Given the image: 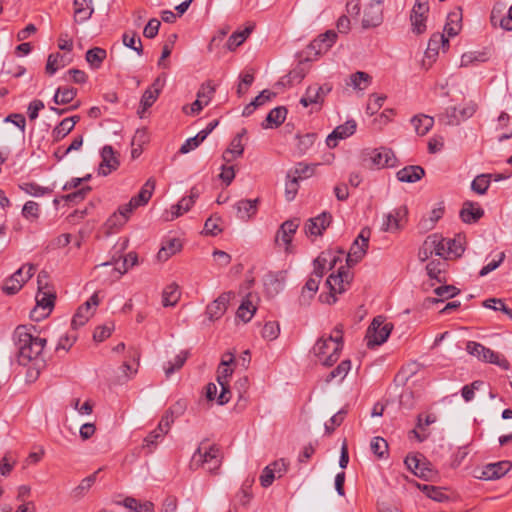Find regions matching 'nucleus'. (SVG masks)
Returning a JSON list of instances; mask_svg holds the SVG:
<instances>
[{
	"label": "nucleus",
	"mask_w": 512,
	"mask_h": 512,
	"mask_svg": "<svg viewBox=\"0 0 512 512\" xmlns=\"http://www.w3.org/2000/svg\"><path fill=\"white\" fill-rule=\"evenodd\" d=\"M99 471H101V468L98 471L94 472L93 474L89 475L88 477L82 479L80 484L72 490V496L77 499L82 498L95 483L96 476Z\"/></svg>",
	"instance_id": "nucleus-45"
},
{
	"label": "nucleus",
	"mask_w": 512,
	"mask_h": 512,
	"mask_svg": "<svg viewBox=\"0 0 512 512\" xmlns=\"http://www.w3.org/2000/svg\"><path fill=\"white\" fill-rule=\"evenodd\" d=\"M489 186V174H480L471 183V189L479 195H484L487 192Z\"/></svg>",
	"instance_id": "nucleus-55"
},
{
	"label": "nucleus",
	"mask_w": 512,
	"mask_h": 512,
	"mask_svg": "<svg viewBox=\"0 0 512 512\" xmlns=\"http://www.w3.org/2000/svg\"><path fill=\"white\" fill-rule=\"evenodd\" d=\"M434 293L440 298V299H431L432 303L444 301L445 299L453 298L454 296L458 295L460 293V290L453 286V285H443L439 286L434 289Z\"/></svg>",
	"instance_id": "nucleus-48"
},
{
	"label": "nucleus",
	"mask_w": 512,
	"mask_h": 512,
	"mask_svg": "<svg viewBox=\"0 0 512 512\" xmlns=\"http://www.w3.org/2000/svg\"><path fill=\"white\" fill-rule=\"evenodd\" d=\"M320 279L317 277H314L310 275L308 280L306 281L305 285L302 288L301 295H300V303L302 305L309 304L310 300L314 297L316 292L318 291Z\"/></svg>",
	"instance_id": "nucleus-32"
},
{
	"label": "nucleus",
	"mask_w": 512,
	"mask_h": 512,
	"mask_svg": "<svg viewBox=\"0 0 512 512\" xmlns=\"http://www.w3.org/2000/svg\"><path fill=\"white\" fill-rule=\"evenodd\" d=\"M287 109L284 106H279L272 109L262 124L263 128H273L280 126L286 119Z\"/></svg>",
	"instance_id": "nucleus-34"
},
{
	"label": "nucleus",
	"mask_w": 512,
	"mask_h": 512,
	"mask_svg": "<svg viewBox=\"0 0 512 512\" xmlns=\"http://www.w3.org/2000/svg\"><path fill=\"white\" fill-rule=\"evenodd\" d=\"M371 76L363 71H357L350 75L347 85L352 86L353 89L364 91L371 84Z\"/></svg>",
	"instance_id": "nucleus-37"
},
{
	"label": "nucleus",
	"mask_w": 512,
	"mask_h": 512,
	"mask_svg": "<svg viewBox=\"0 0 512 512\" xmlns=\"http://www.w3.org/2000/svg\"><path fill=\"white\" fill-rule=\"evenodd\" d=\"M77 95V90L72 87H59L53 97V102L56 105H64L70 103Z\"/></svg>",
	"instance_id": "nucleus-43"
},
{
	"label": "nucleus",
	"mask_w": 512,
	"mask_h": 512,
	"mask_svg": "<svg viewBox=\"0 0 512 512\" xmlns=\"http://www.w3.org/2000/svg\"><path fill=\"white\" fill-rule=\"evenodd\" d=\"M356 122L354 120H348L344 124L337 126L332 133L326 138V144L330 148H335L338 145V141L346 139L353 135L356 131Z\"/></svg>",
	"instance_id": "nucleus-20"
},
{
	"label": "nucleus",
	"mask_w": 512,
	"mask_h": 512,
	"mask_svg": "<svg viewBox=\"0 0 512 512\" xmlns=\"http://www.w3.org/2000/svg\"><path fill=\"white\" fill-rule=\"evenodd\" d=\"M94 12L92 0H74V20L83 23L90 19Z\"/></svg>",
	"instance_id": "nucleus-26"
},
{
	"label": "nucleus",
	"mask_w": 512,
	"mask_h": 512,
	"mask_svg": "<svg viewBox=\"0 0 512 512\" xmlns=\"http://www.w3.org/2000/svg\"><path fill=\"white\" fill-rule=\"evenodd\" d=\"M429 11L428 2L424 0L423 2L417 1L411 12V24L413 27V31L417 34H421L426 30V14Z\"/></svg>",
	"instance_id": "nucleus-18"
},
{
	"label": "nucleus",
	"mask_w": 512,
	"mask_h": 512,
	"mask_svg": "<svg viewBox=\"0 0 512 512\" xmlns=\"http://www.w3.org/2000/svg\"><path fill=\"white\" fill-rule=\"evenodd\" d=\"M300 225V220L298 218L286 220L283 222L277 231L275 241L280 244L283 243L285 251L289 252L290 246L292 243V239L294 234L296 233L298 227Z\"/></svg>",
	"instance_id": "nucleus-15"
},
{
	"label": "nucleus",
	"mask_w": 512,
	"mask_h": 512,
	"mask_svg": "<svg viewBox=\"0 0 512 512\" xmlns=\"http://www.w3.org/2000/svg\"><path fill=\"white\" fill-rule=\"evenodd\" d=\"M262 337L268 341H273L280 334V326L276 321L267 322L262 329Z\"/></svg>",
	"instance_id": "nucleus-63"
},
{
	"label": "nucleus",
	"mask_w": 512,
	"mask_h": 512,
	"mask_svg": "<svg viewBox=\"0 0 512 512\" xmlns=\"http://www.w3.org/2000/svg\"><path fill=\"white\" fill-rule=\"evenodd\" d=\"M447 20L444 31L448 36L454 37L461 30V13L459 11L452 12L448 15Z\"/></svg>",
	"instance_id": "nucleus-44"
},
{
	"label": "nucleus",
	"mask_w": 512,
	"mask_h": 512,
	"mask_svg": "<svg viewBox=\"0 0 512 512\" xmlns=\"http://www.w3.org/2000/svg\"><path fill=\"white\" fill-rule=\"evenodd\" d=\"M362 162L371 169L394 167L396 157L394 152L386 147L366 148L361 153Z\"/></svg>",
	"instance_id": "nucleus-4"
},
{
	"label": "nucleus",
	"mask_w": 512,
	"mask_h": 512,
	"mask_svg": "<svg viewBox=\"0 0 512 512\" xmlns=\"http://www.w3.org/2000/svg\"><path fill=\"white\" fill-rule=\"evenodd\" d=\"M382 9L378 6L370 4L364 11L362 26L363 28L377 27L382 23Z\"/></svg>",
	"instance_id": "nucleus-29"
},
{
	"label": "nucleus",
	"mask_w": 512,
	"mask_h": 512,
	"mask_svg": "<svg viewBox=\"0 0 512 512\" xmlns=\"http://www.w3.org/2000/svg\"><path fill=\"white\" fill-rule=\"evenodd\" d=\"M331 221L332 215L328 212H322L318 216L307 220L304 228L305 234L307 236H321Z\"/></svg>",
	"instance_id": "nucleus-16"
},
{
	"label": "nucleus",
	"mask_w": 512,
	"mask_h": 512,
	"mask_svg": "<svg viewBox=\"0 0 512 512\" xmlns=\"http://www.w3.org/2000/svg\"><path fill=\"white\" fill-rule=\"evenodd\" d=\"M407 468L417 477L429 480L435 476L431 464L417 455L407 456L405 459Z\"/></svg>",
	"instance_id": "nucleus-12"
},
{
	"label": "nucleus",
	"mask_w": 512,
	"mask_h": 512,
	"mask_svg": "<svg viewBox=\"0 0 512 512\" xmlns=\"http://www.w3.org/2000/svg\"><path fill=\"white\" fill-rule=\"evenodd\" d=\"M487 60L486 54L483 52L471 51L464 53L461 56V66L468 67L476 62H485Z\"/></svg>",
	"instance_id": "nucleus-62"
},
{
	"label": "nucleus",
	"mask_w": 512,
	"mask_h": 512,
	"mask_svg": "<svg viewBox=\"0 0 512 512\" xmlns=\"http://www.w3.org/2000/svg\"><path fill=\"white\" fill-rule=\"evenodd\" d=\"M252 28L246 27L245 29L241 31H236L230 35L226 42V47L230 51H234L237 47H239L249 36L251 33Z\"/></svg>",
	"instance_id": "nucleus-46"
},
{
	"label": "nucleus",
	"mask_w": 512,
	"mask_h": 512,
	"mask_svg": "<svg viewBox=\"0 0 512 512\" xmlns=\"http://www.w3.org/2000/svg\"><path fill=\"white\" fill-rule=\"evenodd\" d=\"M233 297L232 292H224L218 296L213 302L206 307V314L209 320L214 321L220 319L226 312L230 299Z\"/></svg>",
	"instance_id": "nucleus-17"
},
{
	"label": "nucleus",
	"mask_w": 512,
	"mask_h": 512,
	"mask_svg": "<svg viewBox=\"0 0 512 512\" xmlns=\"http://www.w3.org/2000/svg\"><path fill=\"white\" fill-rule=\"evenodd\" d=\"M99 304L97 293H94L83 305H81L74 314L71 325L72 328L77 329L87 323L93 316L95 307Z\"/></svg>",
	"instance_id": "nucleus-11"
},
{
	"label": "nucleus",
	"mask_w": 512,
	"mask_h": 512,
	"mask_svg": "<svg viewBox=\"0 0 512 512\" xmlns=\"http://www.w3.org/2000/svg\"><path fill=\"white\" fill-rule=\"evenodd\" d=\"M316 134L307 133L305 135L297 136V150L300 154H305L314 144Z\"/></svg>",
	"instance_id": "nucleus-61"
},
{
	"label": "nucleus",
	"mask_w": 512,
	"mask_h": 512,
	"mask_svg": "<svg viewBox=\"0 0 512 512\" xmlns=\"http://www.w3.org/2000/svg\"><path fill=\"white\" fill-rule=\"evenodd\" d=\"M47 278L46 272L42 271L38 274V293L36 295L37 308H42L46 316L50 313L54 305L55 296L50 291H43V288L47 286L44 280Z\"/></svg>",
	"instance_id": "nucleus-14"
},
{
	"label": "nucleus",
	"mask_w": 512,
	"mask_h": 512,
	"mask_svg": "<svg viewBox=\"0 0 512 512\" xmlns=\"http://www.w3.org/2000/svg\"><path fill=\"white\" fill-rule=\"evenodd\" d=\"M122 38L123 44L126 47L134 50L138 55L143 54V45L141 39L135 32L124 33Z\"/></svg>",
	"instance_id": "nucleus-52"
},
{
	"label": "nucleus",
	"mask_w": 512,
	"mask_h": 512,
	"mask_svg": "<svg viewBox=\"0 0 512 512\" xmlns=\"http://www.w3.org/2000/svg\"><path fill=\"white\" fill-rule=\"evenodd\" d=\"M165 434L161 431V429H154L151 431L145 438L143 446L148 448L151 452L157 445V443L163 439Z\"/></svg>",
	"instance_id": "nucleus-64"
},
{
	"label": "nucleus",
	"mask_w": 512,
	"mask_h": 512,
	"mask_svg": "<svg viewBox=\"0 0 512 512\" xmlns=\"http://www.w3.org/2000/svg\"><path fill=\"white\" fill-rule=\"evenodd\" d=\"M255 312L256 307L253 305V303L249 300H244L237 310V317L244 322H249Z\"/></svg>",
	"instance_id": "nucleus-59"
},
{
	"label": "nucleus",
	"mask_w": 512,
	"mask_h": 512,
	"mask_svg": "<svg viewBox=\"0 0 512 512\" xmlns=\"http://www.w3.org/2000/svg\"><path fill=\"white\" fill-rule=\"evenodd\" d=\"M31 330H35V327L19 325L13 333V339L18 349V363L23 366L32 364L38 376L40 370L45 367L43 350L47 341L45 338L34 336Z\"/></svg>",
	"instance_id": "nucleus-1"
},
{
	"label": "nucleus",
	"mask_w": 512,
	"mask_h": 512,
	"mask_svg": "<svg viewBox=\"0 0 512 512\" xmlns=\"http://www.w3.org/2000/svg\"><path fill=\"white\" fill-rule=\"evenodd\" d=\"M247 134V130L243 128L239 133H237L234 138L231 140L228 148L224 151L222 155V159L226 163H230L236 158L242 156L244 152V145L242 144L243 137Z\"/></svg>",
	"instance_id": "nucleus-22"
},
{
	"label": "nucleus",
	"mask_w": 512,
	"mask_h": 512,
	"mask_svg": "<svg viewBox=\"0 0 512 512\" xmlns=\"http://www.w3.org/2000/svg\"><path fill=\"white\" fill-rule=\"evenodd\" d=\"M337 34L333 30H328L321 34L317 39L312 42V47L317 49L318 53L328 51L336 42Z\"/></svg>",
	"instance_id": "nucleus-31"
},
{
	"label": "nucleus",
	"mask_w": 512,
	"mask_h": 512,
	"mask_svg": "<svg viewBox=\"0 0 512 512\" xmlns=\"http://www.w3.org/2000/svg\"><path fill=\"white\" fill-rule=\"evenodd\" d=\"M65 57L60 53H52L48 56L45 71L49 75H53L58 69L66 66Z\"/></svg>",
	"instance_id": "nucleus-47"
},
{
	"label": "nucleus",
	"mask_w": 512,
	"mask_h": 512,
	"mask_svg": "<svg viewBox=\"0 0 512 512\" xmlns=\"http://www.w3.org/2000/svg\"><path fill=\"white\" fill-rule=\"evenodd\" d=\"M351 369V362L350 360H343L335 369H333L326 377L325 381L326 383H330L333 380H336L337 382H342L348 372Z\"/></svg>",
	"instance_id": "nucleus-42"
},
{
	"label": "nucleus",
	"mask_w": 512,
	"mask_h": 512,
	"mask_svg": "<svg viewBox=\"0 0 512 512\" xmlns=\"http://www.w3.org/2000/svg\"><path fill=\"white\" fill-rule=\"evenodd\" d=\"M484 214L483 209L475 203L466 202L460 211V217L465 223H474L478 221Z\"/></svg>",
	"instance_id": "nucleus-30"
},
{
	"label": "nucleus",
	"mask_w": 512,
	"mask_h": 512,
	"mask_svg": "<svg viewBox=\"0 0 512 512\" xmlns=\"http://www.w3.org/2000/svg\"><path fill=\"white\" fill-rule=\"evenodd\" d=\"M446 263L441 260H432L427 266L426 270L430 278L436 279L438 282H442L444 277L441 274L445 271Z\"/></svg>",
	"instance_id": "nucleus-50"
},
{
	"label": "nucleus",
	"mask_w": 512,
	"mask_h": 512,
	"mask_svg": "<svg viewBox=\"0 0 512 512\" xmlns=\"http://www.w3.org/2000/svg\"><path fill=\"white\" fill-rule=\"evenodd\" d=\"M343 251H334L327 250L320 253V255L316 258L317 263H323L327 266L328 270H331L336 267L338 262H342Z\"/></svg>",
	"instance_id": "nucleus-36"
},
{
	"label": "nucleus",
	"mask_w": 512,
	"mask_h": 512,
	"mask_svg": "<svg viewBox=\"0 0 512 512\" xmlns=\"http://www.w3.org/2000/svg\"><path fill=\"white\" fill-rule=\"evenodd\" d=\"M135 209L132 206H129V202L121 205L118 208V211L115 212L112 216L109 217L107 224L110 228H120L122 227L129 219L131 213Z\"/></svg>",
	"instance_id": "nucleus-28"
},
{
	"label": "nucleus",
	"mask_w": 512,
	"mask_h": 512,
	"mask_svg": "<svg viewBox=\"0 0 512 512\" xmlns=\"http://www.w3.org/2000/svg\"><path fill=\"white\" fill-rule=\"evenodd\" d=\"M234 208L236 209L237 217L240 220L248 221L257 213L258 199H242L234 205Z\"/></svg>",
	"instance_id": "nucleus-24"
},
{
	"label": "nucleus",
	"mask_w": 512,
	"mask_h": 512,
	"mask_svg": "<svg viewBox=\"0 0 512 512\" xmlns=\"http://www.w3.org/2000/svg\"><path fill=\"white\" fill-rule=\"evenodd\" d=\"M466 351L470 355L477 357L479 360L496 364L503 369L509 368V362L504 357L478 342H467Z\"/></svg>",
	"instance_id": "nucleus-6"
},
{
	"label": "nucleus",
	"mask_w": 512,
	"mask_h": 512,
	"mask_svg": "<svg viewBox=\"0 0 512 512\" xmlns=\"http://www.w3.org/2000/svg\"><path fill=\"white\" fill-rule=\"evenodd\" d=\"M155 185V180L153 178H149L142 186L139 193L130 199L129 206H132L134 209L145 206L152 197Z\"/></svg>",
	"instance_id": "nucleus-23"
},
{
	"label": "nucleus",
	"mask_w": 512,
	"mask_h": 512,
	"mask_svg": "<svg viewBox=\"0 0 512 512\" xmlns=\"http://www.w3.org/2000/svg\"><path fill=\"white\" fill-rule=\"evenodd\" d=\"M352 275L345 266H340L337 270V274H330L326 280V285L330 289V293L334 296L335 294H341L346 291L350 285Z\"/></svg>",
	"instance_id": "nucleus-10"
},
{
	"label": "nucleus",
	"mask_w": 512,
	"mask_h": 512,
	"mask_svg": "<svg viewBox=\"0 0 512 512\" xmlns=\"http://www.w3.org/2000/svg\"><path fill=\"white\" fill-rule=\"evenodd\" d=\"M449 46V41L444 34H434L428 42V53L439 51L440 47L445 51Z\"/></svg>",
	"instance_id": "nucleus-58"
},
{
	"label": "nucleus",
	"mask_w": 512,
	"mask_h": 512,
	"mask_svg": "<svg viewBox=\"0 0 512 512\" xmlns=\"http://www.w3.org/2000/svg\"><path fill=\"white\" fill-rule=\"evenodd\" d=\"M19 188L28 195L34 197H41L43 195L51 193V190L47 187H43L34 182H25L19 185Z\"/></svg>",
	"instance_id": "nucleus-51"
},
{
	"label": "nucleus",
	"mask_w": 512,
	"mask_h": 512,
	"mask_svg": "<svg viewBox=\"0 0 512 512\" xmlns=\"http://www.w3.org/2000/svg\"><path fill=\"white\" fill-rule=\"evenodd\" d=\"M214 92V86L210 84L203 85L197 94L198 98L191 104L190 113H199L203 109V107L208 105V103L212 99Z\"/></svg>",
	"instance_id": "nucleus-25"
},
{
	"label": "nucleus",
	"mask_w": 512,
	"mask_h": 512,
	"mask_svg": "<svg viewBox=\"0 0 512 512\" xmlns=\"http://www.w3.org/2000/svg\"><path fill=\"white\" fill-rule=\"evenodd\" d=\"M182 244L179 239L171 238L167 240L159 250L157 257L160 261H167L172 255L179 252Z\"/></svg>",
	"instance_id": "nucleus-35"
},
{
	"label": "nucleus",
	"mask_w": 512,
	"mask_h": 512,
	"mask_svg": "<svg viewBox=\"0 0 512 512\" xmlns=\"http://www.w3.org/2000/svg\"><path fill=\"white\" fill-rule=\"evenodd\" d=\"M415 132L424 136L433 127L434 119L428 115H416L411 119Z\"/></svg>",
	"instance_id": "nucleus-38"
},
{
	"label": "nucleus",
	"mask_w": 512,
	"mask_h": 512,
	"mask_svg": "<svg viewBox=\"0 0 512 512\" xmlns=\"http://www.w3.org/2000/svg\"><path fill=\"white\" fill-rule=\"evenodd\" d=\"M435 241H437L435 237H427L424 240L418 251V258L420 261L424 262L428 260L432 255H434L433 249H435Z\"/></svg>",
	"instance_id": "nucleus-56"
},
{
	"label": "nucleus",
	"mask_w": 512,
	"mask_h": 512,
	"mask_svg": "<svg viewBox=\"0 0 512 512\" xmlns=\"http://www.w3.org/2000/svg\"><path fill=\"white\" fill-rule=\"evenodd\" d=\"M370 235V229L363 228L361 230L358 237L352 243L350 250L347 254L346 262L348 266L356 265L366 255Z\"/></svg>",
	"instance_id": "nucleus-7"
},
{
	"label": "nucleus",
	"mask_w": 512,
	"mask_h": 512,
	"mask_svg": "<svg viewBox=\"0 0 512 512\" xmlns=\"http://www.w3.org/2000/svg\"><path fill=\"white\" fill-rule=\"evenodd\" d=\"M511 468L512 464L510 461L490 463L483 467L481 474L477 477L483 480H496L506 475Z\"/></svg>",
	"instance_id": "nucleus-19"
},
{
	"label": "nucleus",
	"mask_w": 512,
	"mask_h": 512,
	"mask_svg": "<svg viewBox=\"0 0 512 512\" xmlns=\"http://www.w3.org/2000/svg\"><path fill=\"white\" fill-rule=\"evenodd\" d=\"M343 347L342 331L336 328L334 334L320 338L313 346V353L324 366H332L338 361Z\"/></svg>",
	"instance_id": "nucleus-2"
},
{
	"label": "nucleus",
	"mask_w": 512,
	"mask_h": 512,
	"mask_svg": "<svg viewBox=\"0 0 512 512\" xmlns=\"http://www.w3.org/2000/svg\"><path fill=\"white\" fill-rule=\"evenodd\" d=\"M117 504L124 506L132 512H154V504L151 501L139 502L133 497H126Z\"/></svg>",
	"instance_id": "nucleus-33"
},
{
	"label": "nucleus",
	"mask_w": 512,
	"mask_h": 512,
	"mask_svg": "<svg viewBox=\"0 0 512 512\" xmlns=\"http://www.w3.org/2000/svg\"><path fill=\"white\" fill-rule=\"evenodd\" d=\"M101 163L99 165L98 174L102 176L109 175L112 171L116 170L119 166V160L115 156L114 150L111 146L106 145L101 150Z\"/></svg>",
	"instance_id": "nucleus-21"
},
{
	"label": "nucleus",
	"mask_w": 512,
	"mask_h": 512,
	"mask_svg": "<svg viewBox=\"0 0 512 512\" xmlns=\"http://www.w3.org/2000/svg\"><path fill=\"white\" fill-rule=\"evenodd\" d=\"M331 90L332 86L328 83L323 85H310L307 87L299 102L303 107L318 106V109H320L326 96L331 92Z\"/></svg>",
	"instance_id": "nucleus-8"
},
{
	"label": "nucleus",
	"mask_w": 512,
	"mask_h": 512,
	"mask_svg": "<svg viewBox=\"0 0 512 512\" xmlns=\"http://www.w3.org/2000/svg\"><path fill=\"white\" fill-rule=\"evenodd\" d=\"M464 242H465V237L462 235H457L454 238H446L448 257L449 258L460 257L465 250Z\"/></svg>",
	"instance_id": "nucleus-40"
},
{
	"label": "nucleus",
	"mask_w": 512,
	"mask_h": 512,
	"mask_svg": "<svg viewBox=\"0 0 512 512\" xmlns=\"http://www.w3.org/2000/svg\"><path fill=\"white\" fill-rule=\"evenodd\" d=\"M106 57H107L106 50L103 48H100V47H94L92 49H89L86 52V56H85L86 61L94 69L99 68L102 65V63Z\"/></svg>",
	"instance_id": "nucleus-41"
},
{
	"label": "nucleus",
	"mask_w": 512,
	"mask_h": 512,
	"mask_svg": "<svg viewBox=\"0 0 512 512\" xmlns=\"http://www.w3.org/2000/svg\"><path fill=\"white\" fill-rule=\"evenodd\" d=\"M407 213V208L405 206H401L385 214L381 229L385 232L391 233L401 230Z\"/></svg>",
	"instance_id": "nucleus-13"
},
{
	"label": "nucleus",
	"mask_w": 512,
	"mask_h": 512,
	"mask_svg": "<svg viewBox=\"0 0 512 512\" xmlns=\"http://www.w3.org/2000/svg\"><path fill=\"white\" fill-rule=\"evenodd\" d=\"M35 267L31 264L20 267L13 275H11L3 286V291L7 295L16 294L35 273Z\"/></svg>",
	"instance_id": "nucleus-9"
},
{
	"label": "nucleus",
	"mask_w": 512,
	"mask_h": 512,
	"mask_svg": "<svg viewBox=\"0 0 512 512\" xmlns=\"http://www.w3.org/2000/svg\"><path fill=\"white\" fill-rule=\"evenodd\" d=\"M181 292L175 283L167 285L162 293V304L164 307L175 306L179 301Z\"/></svg>",
	"instance_id": "nucleus-39"
},
{
	"label": "nucleus",
	"mask_w": 512,
	"mask_h": 512,
	"mask_svg": "<svg viewBox=\"0 0 512 512\" xmlns=\"http://www.w3.org/2000/svg\"><path fill=\"white\" fill-rule=\"evenodd\" d=\"M425 174L424 169L418 165L406 166L397 172V179L400 182L414 183L419 181Z\"/></svg>",
	"instance_id": "nucleus-27"
},
{
	"label": "nucleus",
	"mask_w": 512,
	"mask_h": 512,
	"mask_svg": "<svg viewBox=\"0 0 512 512\" xmlns=\"http://www.w3.org/2000/svg\"><path fill=\"white\" fill-rule=\"evenodd\" d=\"M193 205L194 204L192 203V198L183 197L176 205L171 207V217H167V220H173L183 215L189 211Z\"/></svg>",
	"instance_id": "nucleus-54"
},
{
	"label": "nucleus",
	"mask_w": 512,
	"mask_h": 512,
	"mask_svg": "<svg viewBox=\"0 0 512 512\" xmlns=\"http://www.w3.org/2000/svg\"><path fill=\"white\" fill-rule=\"evenodd\" d=\"M187 357H188V352L187 351H181L179 354H177L175 356L173 362L169 361L164 366V371H165L166 376L169 377L175 371L179 370L184 365V363L186 362Z\"/></svg>",
	"instance_id": "nucleus-53"
},
{
	"label": "nucleus",
	"mask_w": 512,
	"mask_h": 512,
	"mask_svg": "<svg viewBox=\"0 0 512 512\" xmlns=\"http://www.w3.org/2000/svg\"><path fill=\"white\" fill-rule=\"evenodd\" d=\"M23 218L30 222H35L40 217V206L35 201H27L21 211Z\"/></svg>",
	"instance_id": "nucleus-49"
},
{
	"label": "nucleus",
	"mask_w": 512,
	"mask_h": 512,
	"mask_svg": "<svg viewBox=\"0 0 512 512\" xmlns=\"http://www.w3.org/2000/svg\"><path fill=\"white\" fill-rule=\"evenodd\" d=\"M392 330L390 323H385L383 317H375L367 329V346L373 348L386 342Z\"/></svg>",
	"instance_id": "nucleus-5"
},
{
	"label": "nucleus",
	"mask_w": 512,
	"mask_h": 512,
	"mask_svg": "<svg viewBox=\"0 0 512 512\" xmlns=\"http://www.w3.org/2000/svg\"><path fill=\"white\" fill-rule=\"evenodd\" d=\"M222 452L216 445L209 448L198 447L192 456L191 464L195 467H202L210 473H216L222 465Z\"/></svg>",
	"instance_id": "nucleus-3"
},
{
	"label": "nucleus",
	"mask_w": 512,
	"mask_h": 512,
	"mask_svg": "<svg viewBox=\"0 0 512 512\" xmlns=\"http://www.w3.org/2000/svg\"><path fill=\"white\" fill-rule=\"evenodd\" d=\"M73 130V124L69 120L63 119L53 130L52 137L54 141H60Z\"/></svg>",
	"instance_id": "nucleus-57"
},
{
	"label": "nucleus",
	"mask_w": 512,
	"mask_h": 512,
	"mask_svg": "<svg viewBox=\"0 0 512 512\" xmlns=\"http://www.w3.org/2000/svg\"><path fill=\"white\" fill-rule=\"evenodd\" d=\"M298 181V177L292 175L291 172L287 174V181L285 184V196L288 201H292L295 198L299 188Z\"/></svg>",
	"instance_id": "nucleus-60"
}]
</instances>
